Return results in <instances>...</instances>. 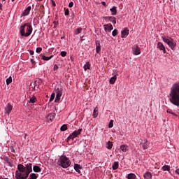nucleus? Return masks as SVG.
Instances as JSON below:
<instances>
[{"mask_svg":"<svg viewBox=\"0 0 179 179\" xmlns=\"http://www.w3.org/2000/svg\"><path fill=\"white\" fill-rule=\"evenodd\" d=\"M113 127H114V121L113 120H111L109 122L108 128H113Z\"/></svg>","mask_w":179,"mask_h":179,"instance_id":"36","label":"nucleus"},{"mask_svg":"<svg viewBox=\"0 0 179 179\" xmlns=\"http://www.w3.org/2000/svg\"><path fill=\"white\" fill-rule=\"evenodd\" d=\"M140 146L142 148L143 150H146L149 148V141L148 139L145 138L141 140L140 143Z\"/></svg>","mask_w":179,"mask_h":179,"instance_id":"7","label":"nucleus"},{"mask_svg":"<svg viewBox=\"0 0 179 179\" xmlns=\"http://www.w3.org/2000/svg\"><path fill=\"white\" fill-rule=\"evenodd\" d=\"M29 179H37V175L36 173H31L29 175Z\"/></svg>","mask_w":179,"mask_h":179,"instance_id":"32","label":"nucleus"},{"mask_svg":"<svg viewBox=\"0 0 179 179\" xmlns=\"http://www.w3.org/2000/svg\"><path fill=\"white\" fill-rule=\"evenodd\" d=\"M61 131H66V129H68V126L66 124H63L61 128H60Z\"/></svg>","mask_w":179,"mask_h":179,"instance_id":"34","label":"nucleus"},{"mask_svg":"<svg viewBox=\"0 0 179 179\" xmlns=\"http://www.w3.org/2000/svg\"><path fill=\"white\" fill-rule=\"evenodd\" d=\"M1 179H8V178H2V176H1Z\"/></svg>","mask_w":179,"mask_h":179,"instance_id":"50","label":"nucleus"},{"mask_svg":"<svg viewBox=\"0 0 179 179\" xmlns=\"http://www.w3.org/2000/svg\"><path fill=\"white\" fill-rule=\"evenodd\" d=\"M65 16H68L69 15V9H66L64 12Z\"/></svg>","mask_w":179,"mask_h":179,"instance_id":"41","label":"nucleus"},{"mask_svg":"<svg viewBox=\"0 0 179 179\" xmlns=\"http://www.w3.org/2000/svg\"><path fill=\"white\" fill-rule=\"evenodd\" d=\"M175 173L179 176V169L177 168L175 171Z\"/></svg>","mask_w":179,"mask_h":179,"instance_id":"44","label":"nucleus"},{"mask_svg":"<svg viewBox=\"0 0 179 179\" xmlns=\"http://www.w3.org/2000/svg\"><path fill=\"white\" fill-rule=\"evenodd\" d=\"M83 68H84V70H85V71H87V69H90V63L87 62V63L84 65Z\"/></svg>","mask_w":179,"mask_h":179,"instance_id":"29","label":"nucleus"},{"mask_svg":"<svg viewBox=\"0 0 179 179\" xmlns=\"http://www.w3.org/2000/svg\"><path fill=\"white\" fill-rule=\"evenodd\" d=\"M6 85H10V83L12 82V76L8 77V78L6 80Z\"/></svg>","mask_w":179,"mask_h":179,"instance_id":"31","label":"nucleus"},{"mask_svg":"<svg viewBox=\"0 0 179 179\" xmlns=\"http://www.w3.org/2000/svg\"><path fill=\"white\" fill-rule=\"evenodd\" d=\"M38 1H43V0H38Z\"/></svg>","mask_w":179,"mask_h":179,"instance_id":"54","label":"nucleus"},{"mask_svg":"<svg viewBox=\"0 0 179 179\" xmlns=\"http://www.w3.org/2000/svg\"><path fill=\"white\" fill-rule=\"evenodd\" d=\"M109 20L113 23V24H115L117 23V20L115 19V17H109Z\"/></svg>","mask_w":179,"mask_h":179,"instance_id":"26","label":"nucleus"},{"mask_svg":"<svg viewBox=\"0 0 179 179\" xmlns=\"http://www.w3.org/2000/svg\"><path fill=\"white\" fill-rule=\"evenodd\" d=\"M80 132H82V129H79L78 131H74L67 138V142H69L71 139L73 140L75 138L78 136V135H80Z\"/></svg>","mask_w":179,"mask_h":179,"instance_id":"6","label":"nucleus"},{"mask_svg":"<svg viewBox=\"0 0 179 179\" xmlns=\"http://www.w3.org/2000/svg\"><path fill=\"white\" fill-rule=\"evenodd\" d=\"M112 15H117V7L113 6L112 8L110 9Z\"/></svg>","mask_w":179,"mask_h":179,"instance_id":"24","label":"nucleus"},{"mask_svg":"<svg viewBox=\"0 0 179 179\" xmlns=\"http://www.w3.org/2000/svg\"><path fill=\"white\" fill-rule=\"evenodd\" d=\"M115 80H117V76H114L113 77H111L110 79V85H114L115 83Z\"/></svg>","mask_w":179,"mask_h":179,"instance_id":"20","label":"nucleus"},{"mask_svg":"<svg viewBox=\"0 0 179 179\" xmlns=\"http://www.w3.org/2000/svg\"><path fill=\"white\" fill-rule=\"evenodd\" d=\"M41 51H43V48H37L36 52H37L38 54H40V52H41Z\"/></svg>","mask_w":179,"mask_h":179,"instance_id":"39","label":"nucleus"},{"mask_svg":"<svg viewBox=\"0 0 179 179\" xmlns=\"http://www.w3.org/2000/svg\"><path fill=\"white\" fill-rule=\"evenodd\" d=\"M70 59H71V62H73V59H74L73 57L71 56V57H70Z\"/></svg>","mask_w":179,"mask_h":179,"instance_id":"46","label":"nucleus"},{"mask_svg":"<svg viewBox=\"0 0 179 179\" xmlns=\"http://www.w3.org/2000/svg\"><path fill=\"white\" fill-rule=\"evenodd\" d=\"M33 170L35 173H40L41 171V169L38 166H34Z\"/></svg>","mask_w":179,"mask_h":179,"instance_id":"22","label":"nucleus"},{"mask_svg":"<svg viewBox=\"0 0 179 179\" xmlns=\"http://www.w3.org/2000/svg\"><path fill=\"white\" fill-rule=\"evenodd\" d=\"M61 57H66V51H62L60 52Z\"/></svg>","mask_w":179,"mask_h":179,"instance_id":"40","label":"nucleus"},{"mask_svg":"<svg viewBox=\"0 0 179 179\" xmlns=\"http://www.w3.org/2000/svg\"><path fill=\"white\" fill-rule=\"evenodd\" d=\"M101 51V45H100V41L96 42V52L99 54Z\"/></svg>","mask_w":179,"mask_h":179,"instance_id":"13","label":"nucleus"},{"mask_svg":"<svg viewBox=\"0 0 179 179\" xmlns=\"http://www.w3.org/2000/svg\"><path fill=\"white\" fill-rule=\"evenodd\" d=\"M106 148H108V149H113V142L111 141H108L106 143Z\"/></svg>","mask_w":179,"mask_h":179,"instance_id":"23","label":"nucleus"},{"mask_svg":"<svg viewBox=\"0 0 179 179\" xmlns=\"http://www.w3.org/2000/svg\"><path fill=\"white\" fill-rule=\"evenodd\" d=\"M162 40L164 42L166 43V44H167L169 45V47H170L171 49H172L173 50H176V46L177 45V43H176V41H174V39L171 38V37H163Z\"/></svg>","mask_w":179,"mask_h":179,"instance_id":"4","label":"nucleus"},{"mask_svg":"<svg viewBox=\"0 0 179 179\" xmlns=\"http://www.w3.org/2000/svg\"><path fill=\"white\" fill-rule=\"evenodd\" d=\"M167 113H168L169 114H172V115L177 116V115H176V113H174V112H173V110H171V109H167Z\"/></svg>","mask_w":179,"mask_h":179,"instance_id":"37","label":"nucleus"},{"mask_svg":"<svg viewBox=\"0 0 179 179\" xmlns=\"http://www.w3.org/2000/svg\"><path fill=\"white\" fill-rule=\"evenodd\" d=\"M34 89H36V86L34 87Z\"/></svg>","mask_w":179,"mask_h":179,"instance_id":"55","label":"nucleus"},{"mask_svg":"<svg viewBox=\"0 0 179 179\" xmlns=\"http://www.w3.org/2000/svg\"><path fill=\"white\" fill-rule=\"evenodd\" d=\"M92 115H93L94 118H97V117L99 115V108L96 107L94 109Z\"/></svg>","mask_w":179,"mask_h":179,"instance_id":"15","label":"nucleus"},{"mask_svg":"<svg viewBox=\"0 0 179 179\" xmlns=\"http://www.w3.org/2000/svg\"><path fill=\"white\" fill-rule=\"evenodd\" d=\"M53 6H55V3H53Z\"/></svg>","mask_w":179,"mask_h":179,"instance_id":"51","label":"nucleus"},{"mask_svg":"<svg viewBox=\"0 0 179 179\" xmlns=\"http://www.w3.org/2000/svg\"><path fill=\"white\" fill-rule=\"evenodd\" d=\"M73 6V2H70L69 3V8H72Z\"/></svg>","mask_w":179,"mask_h":179,"instance_id":"43","label":"nucleus"},{"mask_svg":"<svg viewBox=\"0 0 179 179\" xmlns=\"http://www.w3.org/2000/svg\"><path fill=\"white\" fill-rule=\"evenodd\" d=\"M144 178L145 179H151L152 178V173L150 172H145L144 174Z\"/></svg>","mask_w":179,"mask_h":179,"instance_id":"18","label":"nucleus"},{"mask_svg":"<svg viewBox=\"0 0 179 179\" xmlns=\"http://www.w3.org/2000/svg\"><path fill=\"white\" fill-rule=\"evenodd\" d=\"M120 150H122V152H124V153H127V152H128V145H120Z\"/></svg>","mask_w":179,"mask_h":179,"instance_id":"16","label":"nucleus"},{"mask_svg":"<svg viewBox=\"0 0 179 179\" xmlns=\"http://www.w3.org/2000/svg\"><path fill=\"white\" fill-rule=\"evenodd\" d=\"M57 164L63 169H68L71 166V160L66 156H62L57 162Z\"/></svg>","mask_w":179,"mask_h":179,"instance_id":"3","label":"nucleus"},{"mask_svg":"<svg viewBox=\"0 0 179 179\" xmlns=\"http://www.w3.org/2000/svg\"><path fill=\"white\" fill-rule=\"evenodd\" d=\"M12 1V2H14L15 1V0H11Z\"/></svg>","mask_w":179,"mask_h":179,"instance_id":"52","label":"nucleus"},{"mask_svg":"<svg viewBox=\"0 0 179 179\" xmlns=\"http://www.w3.org/2000/svg\"><path fill=\"white\" fill-rule=\"evenodd\" d=\"M82 33V28H77L74 32V34L77 36V34H80Z\"/></svg>","mask_w":179,"mask_h":179,"instance_id":"30","label":"nucleus"},{"mask_svg":"<svg viewBox=\"0 0 179 179\" xmlns=\"http://www.w3.org/2000/svg\"><path fill=\"white\" fill-rule=\"evenodd\" d=\"M30 10H31V6H28L24 11L23 12V16H27V15H29V13H30Z\"/></svg>","mask_w":179,"mask_h":179,"instance_id":"14","label":"nucleus"},{"mask_svg":"<svg viewBox=\"0 0 179 179\" xmlns=\"http://www.w3.org/2000/svg\"><path fill=\"white\" fill-rule=\"evenodd\" d=\"M0 9H2V5L0 6Z\"/></svg>","mask_w":179,"mask_h":179,"instance_id":"49","label":"nucleus"},{"mask_svg":"<svg viewBox=\"0 0 179 179\" xmlns=\"http://www.w3.org/2000/svg\"><path fill=\"white\" fill-rule=\"evenodd\" d=\"M117 34H118V30L117 29H115L112 32V36H113V37H115Z\"/></svg>","mask_w":179,"mask_h":179,"instance_id":"35","label":"nucleus"},{"mask_svg":"<svg viewBox=\"0 0 179 179\" xmlns=\"http://www.w3.org/2000/svg\"><path fill=\"white\" fill-rule=\"evenodd\" d=\"M54 71H58V65H57V64H55L54 65Z\"/></svg>","mask_w":179,"mask_h":179,"instance_id":"42","label":"nucleus"},{"mask_svg":"<svg viewBox=\"0 0 179 179\" xmlns=\"http://www.w3.org/2000/svg\"><path fill=\"white\" fill-rule=\"evenodd\" d=\"M1 178V176H0V179Z\"/></svg>","mask_w":179,"mask_h":179,"instance_id":"56","label":"nucleus"},{"mask_svg":"<svg viewBox=\"0 0 179 179\" xmlns=\"http://www.w3.org/2000/svg\"><path fill=\"white\" fill-rule=\"evenodd\" d=\"M19 30L22 37H29L33 33V27L30 23H24L20 27Z\"/></svg>","mask_w":179,"mask_h":179,"instance_id":"2","label":"nucleus"},{"mask_svg":"<svg viewBox=\"0 0 179 179\" xmlns=\"http://www.w3.org/2000/svg\"><path fill=\"white\" fill-rule=\"evenodd\" d=\"M3 1H6V0H3Z\"/></svg>","mask_w":179,"mask_h":179,"instance_id":"57","label":"nucleus"},{"mask_svg":"<svg viewBox=\"0 0 179 179\" xmlns=\"http://www.w3.org/2000/svg\"><path fill=\"white\" fill-rule=\"evenodd\" d=\"M157 48H158V50H160V51H163L164 54H166V52H167V51H166V47H164V45H163L162 42H158L157 45Z\"/></svg>","mask_w":179,"mask_h":179,"instance_id":"9","label":"nucleus"},{"mask_svg":"<svg viewBox=\"0 0 179 179\" xmlns=\"http://www.w3.org/2000/svg\"><path fill=\"white\" fill-rule=\"evenodd\" d=\"M17 170L15 171L16 179H27L29 177V174L33 171V166L31 163H28L26 167L22 164L17 165Z\"/></svg>","mask_w":179,"mask_h":179,"instance_id":"1","label":"nucleus"},{"mask_svg":"<svg viewBox=\"0 0 179 179\" xmlns=\"http://www.w3.org/2000/svg\"><path fill=\"white\" fill-rule=\"evenodd\" d=\"M127 178L128 179H135V178H136V175H135L134 173H129L127 176Z\"/></svg>","mask_w":179,"mask_h":179,"instance_id":"25","label":"nucleus"},{"mask_svg":"<svg viewBox=\"0 0 179 179\" xmlns=\"http://www.w3.org/2000/svg\"><path fill=\"white\" fill-rule=\"evenodd\" d=\"M128 34H129V30L128 29V28H124L121 31V37H122V38H125V37H127V36H128Z\"/></svg>","mask_w":179,"mask_h":179,"instance_id":"10","label":"nucleus"},{"mask_svg":"<svg viewBox=\"0 0 179 179\" xmlns=\"http://www.w3.org/2000/svg\"><path fill=\"white\" fill-rule=\"evenodd\" d=\"M54 58V55H51L50 57H47L45 55L42 56V59H43V61H50V59Z\"/></svg>","mask_w":179,"mask_h":179,"instance_id":"19","label":"nucleus"},{"mask_svg":"<svg viewBox=\"0 0 179 179\" xmlns=\"http://www.w3.org/2000/svg\"><path fill=\"white\" fill-rule=\"evenodd\" d=\"M29 103H31L32 104H34V103H36V96H32L31 98H30Z\"/></svg>","mask_w":179,"mask_h":179,"instance_id":"33","label":"nucleus"},{"mask_svg":"<svg viewBox=\"0 0 179 179\" xmlns=\"http://www.w3.org/2000/svg\"><path fill=\"white\" fill-rule=\"evenodd\" d=\"M13 109V107L10 103H8L7 106L5 108L6 114H8L9 115L10 113H12V110Z\"/></svg>","mask_w":179,"mask_h":179,"instance_id":"11","label":"nucleus"},{"mask_svg":"<svg viewBox=\"0 0 179 179\" xmlns=\"http://www.w3.org/2000/svg\"><path fill=\"white\" fill-rule=\"evenodd\" d=\"M26 136H27L25 135V136H24V139H26Z\"/></svg>","mask_w":179,"mask_h":179,"instance_id":"53","label":"nucleus"},{"mask_svg":"<svg viewBox=\"0 0 179 179\" xmlns=\"http://www.w3.org/2000/svg\"><path fill=\"white\" fill-rule=\"evenodd\" d=\"M64 90L62 87H57L55 89L56 93V99L55 100V103H59V100H61V97L62 96V91Z\"/></svg>","mask_w":179,"mask_h":179,"instance_id":"5","label":"nucleus"},{"mask_svg":"<svg viewBox=\"0 0 179 179\" xmlns=\"http://www.w3.org/2000/svg\"><path fill=\"white\" fill-rule=\"evenodd\" d=\"M48 118H49L50 121H52V120L55 118V113L49 114Z\"/></svg>","mask_w":179,"mask_h":179,"instance_id":"27","label":"nucleus"},{"mask_svg":"<svg viewBox=\"0 0 179 179\" xmlns=\"http://www.w3.org/2000/svg\"><path fill=\"white\" fill-rule=\"evenodd\" d=\"M31 64H34V59H31Z\"/></svg>","mask_w":179,"mask_h":179,"instance_id":"47","label":"nucleus"},{"mask_svg":"<svg viewBox=\"0 0 179 179\" xmlns=\"http://www.w3.org/2000/svg\"><path fill=\"white\" fill-rule=\"evenodd\" d=\"M132 52L134 55H140L141 54V48L138 45H134L132 47Z\"/></svg>","mask_w":179,"mask_h":179,"instance_id":"8","label":"nucleus"},{"mask_svg":"<svg viewBox=\"0 0 179 179\" xmlns=\"http://www.w3.org/2000/svg\"><path fill=\"white\" fill-rule=\"evenodd\" d=\"M80 169H82V168L80 167V165H79V164H76L74 165V170H76V171L77 173H80Z\"/></svg>","mask_w":179,"mask_h":179,"instance_id":"17","label":"nucleus"},{"mask_svg":"<svg viewBox=\"0 0 179 179\" xmlns=\"http://www.w3.org/2000/svg\"><path fill=\"white\" fill-rule=\"evenodd\" d=\"M54 99H55V93H52L51 94L50 99V101H52L54 100Z\"/></svg>","mask_w":179,"mask_h":179,"instance_id":"38","label":"nucleus"},{"mask_svg":"<svg viewBox=\"0 0 179 179\" xmlns=\"http://www.w3.org/2000/svg\"><path fill=\"white\" fill-rule=\"evenodd\" d=\"M119 166H120V164H118V162H113V164L112 165L113 170H117V169H118Z\"/></svg>","mask_w":179,"mask_h":179,"instance_id":"21","label":"nucleus"},{"mask_svg":"<svg viewBox=\"0 0 179 179\" xmlns=\"http://www.w3.org/2000/svg\"><path fill=\"white\" fill-rule=\"evenodd\" d=\"M163 171H170V166L169 165H164L162 166Z\"/></svg>","mask_w":179,"mask_h":179,"instance_id":"28","label":"nucleus"},{"mask_svg":"<svg viewBox=\"0 0 179 179\" xmlns=\"http://www.w3.org/2000/svg\"><path fill=\"white\" fill-rule=\"evenodd\" d=\"M103 27H104L105 31H108V33H110V31H111V30H113V29H114L111 24H104Z\"/></svg>","mask_w":179,"mask_h":179,"instance_id":"12","label":"nucleus"},{"mask_svg":"<svg viewBox=\"0 0 179 179\" xmlns=\"http://www.w3.org/2000/svg\"><path fill=\"white\" fill-rule=\"evenodd\" d=\"M102 5H104V6H106V2L103 1Z\"/></svg>","mask_w":179,"mask_h":179,"instance_id":"48","label":"nucleus"},{"mask_svg":"<svg viewBox=\"0 0 179 179\" xmlns=\"http://www.w3.org/2000/svg\"><path fill=\"white\" fill-rule=\"evenodd\" d=\"M29 54H30V55H34V51L30 50Z\"/></svg>","mask_w":179,"mask_h":179,"instance_id":"45","label":"nucleus"}]
</instances>
